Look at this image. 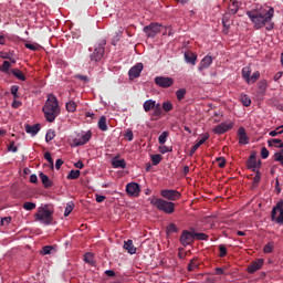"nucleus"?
Returning <instances> with one entry per match:
<instances>
[{"label":"nucleus","instance_id":"obj_1","mask_svg":"<svg viewBox=\"0 0 283 283\" xmlns=\"http://www.w3.org/2000/svg\"><path fill=\"white\" fill-rule=\"evenodd\" d=\"M275 14L273 7L256 6L254 9L247 11V17L253 23L255 30H262L266 23H271Z\"/></svg>","mask_w":283,"mask_h":283},{"label":"nucleus","instance_id":"obj_2","mask_svg":"<svg viewBox=\"0 0 283 283\" xmlns=\"http://www.w3.org/2000/svg\"><path fill=\"white\" fill-rule=\"evenodd\" d=\"M45 120L48 123H54L59 114H61V107H59V99L54 96V94H49L48 99L42 108Z\"/></svg>","mask_w":283,"mask_h":283},{"label":"nucleus","instance_id":"obj_3","mask_svg":"<svg viewBox=\"0 0 283 283\" xmlns=\"http://www.w3.org/2000/svg\"><path fill=\"white\" fill-rule=\"evenodd\" d=\"M150 205L153 207H156L158 211H163V213H166L168 216L176 211V203L174 201H168L163 198L153 197L150 199Z\"/></svg>","mask_w":283,"mask_h":283},{"label":"nucleus","instance_id":"obj_4","mask_svg":"<svg viewBox=\"0 0 283 283\" xmlns=\"http://www.w3.org/2000/svg\"><path fill=\"white\" fill-rule=\"evenodd\" d=\"M88 140H92V130L77 133L72 139V147H83Z\"/></svg>","mask_w":283,"mask_h":283},{"label":"nucleus","instance_id":"obj_5","mask_svg":"<svg viewBox=\"0 0 283 283\" xmlns=\"http://www.w3.org/2000/svg\"><path fill=\"white\" fill-rule=\"evenodd\" d=\"M105 40H101L99 43L95 45V49L93 53L91 54V61H94V63H98L105 56V45H106Z\"/></svg>","mask_w":283,"mask_h":283},{"label":"nucleus","instance_id":"obj_6","mask_svg":"<svg viewBox=\"0 0 283 283\" xmlns=\"http://www.w3.org/2000/svg\"><path fill=\"white\" fill-rule=\"evenodd\" d=\"M160 196L161 198H165V200H168L169 202H176V200H180V198H182V193L174 189H164L160 191Z\"/></svg>","mask_w":283,"mask_h":283},{"label":"nucleus","instance_id":"obj_7","mask_svg":"<svg viewBox=\"0 0 283 283\" xmlns=\"http://www.w3.org/2000/svg\"><path fill=\"white\" fill-rule=\"evenodd\" d=\"M144 32L150 39H154V36H156V34H160V32H163V24H160V23H150L149 25H146L144 28Z\"/></svg>","mask_w":283,"mask_h":283},{"label":"nucleus","instance_id":"obj_8","mask_svg":"<svg viewBox=\"0 0 283 283\" xmlns=\"http://www.w3.org/2000/svg\"><path fill=\"white\" fill-rule=\"evenodd\" d=\"M126 193L129 198H138V196H140V185H138V182L127 184Z\"/></svg>","mask_w":283,"mask_h":283},{"label":"nucleus","instance_id":"obj_9","mask_svg":"<svg viewBox=\"0 0 283 283\" xmlns=\"http://www.w3.org/2000/svg\"><path fill=\"white\" fill-rule=\"evenodd\" d=\"M195 235L193 232H190L189 230H184L181 232L179 242L182 247H189V244H193Z\"/></svg>","mask_w":283,"mask_h":283},{"label":"nucleus","instance_id":"obj_10","mask_svg":"<svg viewBox=\"0 0 283 283\" xmlns=\"http://www.w3.org/2000/svg\"><path fill=\"white\" fill-rule=\"evenodd\" d=\"M35 220H44V224H50L53 220L52 218V211L41 209L36 214H35Z\"/></svg>","mask_w":283,"mask_h":283},{"label":"nucleus","instance_id":"obj_11","mask_svg":"<svg viewBox=\"0 0 283 283\" xmlns=\"http://www.w3.org/2000/svg\"><path fill=\"white\" fill-rule=\"evenodd\" d=\"M155 83L158 85V87L167 88L174 85V78L167 76H157L155 77Z\"/></svg>","mask_w":283,"mask_h":283},{"label":"nucleus","instance_id":"obj_12","mask_svg":"<svg viewBox=\"0 0 283 283\" xmlns=\"http://www.w3.org/2000/svg\"><path fill=\"white\" fill-rule=\"evenodd\" d=\"M232 128H233V123H221L213 128V132L214 134H218L220 136L222 134H227V132H229V129H232Z\"/></svg>","mask_w":283,"mask_h":283},{"label":"nucleus","instance_id":"obj_13","mask_svg":"<svg viewBox=\"0 0 283 283\" xmlns=\"http://www.w3.org/2000/svg\"><path fill=\"white\" fill-rule=\"evenodd\" d=\"M143 67H144L143 63H137L129 70L128 76L130 81H134V78H138V76H140V73L143 72Z\"/></svg>","mask_w":283,"mask_h":283},{"label":"nucleus","instance_id":"obj_14","mask_svg":"<svg viewBox=\"0 0 283 283\" xmlns=\"http://www.w3.org/2000/svg\"><path fill=\"white\" fill-rule=\"evenodd\" d=\"M264 266V259H256L248 266V273L253 274Z\"/></svg>","mask_w":283,"mask_h":283},{"label":"nucleus","instance_id":"obj_15","mask_svg":"<svg viewBox=\"0 0 283 283\" xmlns=\"http://www.w3.org/2000/svg\"><path fill=\"white\" fill-rule=\"evenodd\" d=\"M211 63H213V57H211V55H206L199 66H198V71L202 72L203 70H209V67H211Z\"/></svg>","mask_w":283,"mask_h":283},{"label":"nucleus","instance_id":"obj_16","mask_svg":"<svg viewBox=\"0 0 283 283\" xmlns=\"http://www.w3.org/2000/svg\"><path fill=\"white\" fill-rule=\"evenodd\" d=\"M262 166V161H258L255 158V155H251L249 160H248V169H252V171H258L260 167Z\"/></svg>","mask_w":283,"mask_h":283},{"label":"nucleus","instance_id":"obj_17","mask_svg":"<svg viewBox=\"0 0 283 283\" xmlns=\"http://www.w3.org/2000/svg\"><path fill=\"white\" fill-rule=\"evenodd\" d=\"M184 56L186 63H189L190 65H196V61H198V54L191 51H186Z\"/></svg>","mask_w":283,"mask_h":283},{"label":"nucleus","instance_id":"obj_18","mask_svg":"<svg viewBox=\"0 0 283 283\" xmlns=\"http://www.w3.org/2000/svg\"><path fill=\"white\" fill-rule=\"evenodd\" d=\"M239 143L240 145H249V136H247V130L244 127L238 129Z\"/></svg>","mask_w":283,"mask_h":283},{"label":"nucleus","instance_id":"obj_19","mask_svg":"<svg viewBox=\"0 0 283 283\" xmlns=\"http://www.w3.org/2000/svg\"><path fill=\"white\" fill-rule=\"evenodd\" d=\"M113 169H125L127 167V163L125 159H118V157H114L112 159Z\"/></svg>","mask_w":283,"mask_h":283},{"label":"nucleus","instance_id":"obj_20","mask_svg":"<svg viewBox=\"0 0 283 283\" xmlns=\"http://www.w3.org/2000/svg\"><path fill=\"white\" fill-rule=\"evenodd\" d=\"M39 177L45 189H50V187H54V182L50 180V177H48V175L40 172Z\"/></svg>","mask_w":283,"mask_h":283},{"label":"nucleus","instance_id":"obj_21","mask_svg":"<svg viewBox=\"0 0 283 283\" xmlns=\"http://www.w3.org/2000/svg\"><path fill=\"white\" fill-rule=\"evenodd\" d=\"M25 132L27 134H31L32 136H36L39 132H41V124H35V125H27L25 126Z\"/></svg>","mask_w":283,"mask_h":283},{"label":"nucleus","instance_id":"obj_22","mask_svg":"<svg viewBox=\"0 0 283 283\" xmlns=\"http://www.w3.org/2000/svg\"><path fill=\"white\" fill-rule=\"evenodd\" d=\"M124 249L130 255H134L136 253V248L134 247V241L132 239H128L127 241L124 242Z\"/></svg>","mask_w":283,"mask_h":283},{"label":"nucleus","instance_id":"obj_23","mask_svg":"<svg viewBox=\"0 0 283 283\" xmlns=\"http://www.w3.org/2000/svg\"><path fill=\"white\" fill-rule=\"evenodd\" d=\"M153 109L154 112L151 114V120H154V118H160V116H163V107H160V104H155V107Z\"/></svg>","mask_w":283,"mask_h":283},{"label":"nucleus","instance_id":"obj_24","mask_svg":"<svg viewBox=\"0 0 283 283\" xmlns=\"http://www.w3.org/2000/svg\"><path fill=\"white\" fill-rule=\"evenodd\" d=\"M98 129H101V132H107V129H108V127H107V117H105V116L99 117Z\"/></svg>","mask_w":283,"mask_h":283},{"label":"nucleus","instance_id":"obj_25","mask_svg":"<svg viewBox=\"0 0 283 283\" xmlns=\"http://www.w3.org/2000/svg\"><path fill=\"white\" fill-rule=\"evenodd\" d=\"M154 107H156V101H154V99H147L144 103V111L145 112H151V109H154Z\"/></svg>","mask_w":283,"mask_h":283},{"label":"nucleus","instance_id":"obj_26","mask_svg":"<svg viewBox=\"0 0 283 283\" xmlns=\"http://www.w3.org/2000/svg\"><path fill=\"white\" fill-rule=\"evenodd\" d=\"M11 74H13V76H15V78L19 81H25V74L19 69L11 70Z\"/></svg>","mask_w":283,"mask_h":283},{"label":"nucleus","instance_id":"obj_27","mask_svg":"<svg viewBox=\"0 0 283 283\" xmlns=\"http://www.w3.org/2000/svg\"><path fill=\"white\" fill-rule=\"evenodd\" d=\"M258 87L261 94H264V92H266V88L269 87V82L266 80H260L258 83Z\"/></svg>","mask_w":283,"mask_h":283},{"label":"nucleus","instance_id":"obj_28","mask_svg":"<svg viewBox=\"0 0 283 283\" xmlns=\"http://www.w3.org/2000/svg\"><path fill=\"white\" fill-rule=\"evenodd\" d=\"M200 266V262H198V259H191L188 264V271H196Z\"/></svg>","mask_w":283,"mask_h":283},{"label":"nucleus","instance_id":"obj_29","mask_svg":"<svg viewBox=\"0 0 283 283\" xmlns=\"http://www.w3.org/2000/svg\"><path fill=\"white\" fill-rule=\"evenodd\" d=\"M180 231V229H178V227L176 226V223H170L167 226L166 228V233L169 235L171 233H178Z\"/></svg>","mask_w":283,"mask_h":283},{"label":"nucleus","instance_id":"obj_30","mask_svg":"<svg viewBox=\"0 0 283 283\" xmlns=\"http://www.w3.org/2000/svg\"><path fill=\"white\" fill-rule=\"evenodd\" d=\"M167 138H169V132L164 130L158 137L159 145H165V143H167Z\"/></svg>","mask_w":283,"mask_h":283},{"label":"nucleus","instance_id":"obj_31","mask_svg":"<svg viewBox=\"0 0 283 283\" xmlns=\"http://www.w3.org/2000/svg\"><path fill=\"white\" fill-rule=\"evenodd\" d=\"M240 102L244 107H251V97H249L248 95L241 94Z\"/></svg>","mask_w":283,"mask_h":283},{"label":"nucleus","instance_id":"obj_32","mask_svg":"<svg viewBox=\"0 0 283 283\" xmlns=\"http://www.w3.org/2000/svg\"><path fill=\"white\" fill-rule=\"evenodd\" d=\"M81 177V170H71L67 175V180H77Z\"/></svg>","mask_w":283,"mask_h":283},{"label":"nucleus","instance_id":"obj_33","mask_svg":"<svg viewBox=\"0 0 283 283\" xmlns=\"http://www.w3.org/2000/svg\"><path fill=\"white\" fill-rule=\"evenodd\" d=\"M242 77L247 83L249 82V78L251 77V67L245 66L242 69Z\"/></svg>","mask_w":283,"mask_h":283},{"label":"nucleus","instance_id":"obj_34","mask_svg":"<svg viewBox=\"0 0 283 283\" xmlns=\"http://www.w3.org/2000/svg\"><path fill=\"white\" fill-rule=\"evenodd\" d=\"M151 163L156 167L157 165H160L163 163V155L156 154L151 156Z\"/></svg>","mask_w":283,"mask_h":283},{"label":"nucleus","instance_id":"obj_35","mask_svg":"<svg viewBox=\"0 0 283 283\" xmlns=\"http://www.w3.org/2000/svg\"><path fill=\"white\" fill-rule=\"evenodd\" d=\"M23 209H25V211H34V209H36V203L30 202V201H25L23 203Z\"/></svg>","mask_w":283,"mask_h":283},{"label":"nucleus","instance_id":"obj_36","mask_svg":"<svg viewBox=\"0 0 283 283\" xmlns=\"http://www.w3.org/2000/svg\"><path fill=\"white\" fill-rule=\"evenodd\" d=\"M259 78H260L259 71L253 72L252 75L248 80V84L251 85V84L255 83Z\"/></svg>","mask_w":283,"mask_h":283},{"label":"nucleus","instance_id":"obj_37","mask_svg":"<svg viewBox=\"0 0 283 283\" xmlns=\"http://www.w3.org/2000/svg\"><path fill=\"white\" fill-rule=\"evenodd\" d=\"M254 174L255 176L253 178V185L254 187H258V185L260 184V180H262V172H260V170H255Z\"/></svg>","mask_w":283,"mask_h":283},{"label":"nucleus","instance_id":"obj_38","mask_svg":"<svg viewBox=\"0 0 283 283\" xmlns=\"http://www.w3.org/2000/svg\"><path fill=\"white\" fill-rule=\"evenodd\" d=\"M72 211H74V202H69L65 207L64 217L67 218Z\"/></svg>","mask_w":283,"mask_h":283},{"label":"nucleus","instance_id":"obj_39","mask_svg":"<svg viewBox=\"0 0 283 283\" xmlns=\"http://www.w3.org/2000/svg\"><path fill=\"white\" fill-rule=\"evenodd\" d=\"M76 107H78V105L76 104V102H74L72 99L66 103V109L69 112H74L76 109Z\"/></svg>","mask_w":283,"mask_h":283},{"label":"nucleus","instance_id":"obj_40","mask_svg":"<svg viewBox=\"0 0 283 283\" xmlns=\"http://www.w3.org/2000/svg\"><path fill=\"white\" fill-rule=\"evenodd\" d=\"M10 67H12V64H10V62H8V61H4L2 63V65L0 66V71L4 72V74H6V73L10 72Z\"/></svg>","mask_w":283,"mask_h":283},{"label":"nucleus","instance_id":"obj_41","mask_svg":"<svg viewBox=\"0 0 283 283\" xmlns=\"http://www.w3.org/2000/svg\"><path fill=\"white\" fill-rule=\"evenodd\" d=\"M55 137H56V133H54V130L50 129V130H48V133L45 135V142L50 143L51 140H54Z\"/></svg>","mask_w":283,"mask_h":283},{"label":"nucleus","instance_id":"obj_42","mask_svg":"<svg viewBox=\"0 0 283 283\" xmlns=\"http://www.w3.org/2000/svg\"><path fill=\"white\" fill-rule=\"evenodd\" d=\"M195 235V240H209V235L207 233H198V232H193Z\"/></svg>","mask_w":283,"mask_h":283},{"label":"nucleus","instance_id":"obj_43","mask_svg":"<svg viewBox=\"0 0 283 283\" xmlns=\"http://www.w3.org/2000/svg\"><path fill=\"white\" fill-rule=\"evenodd\" d=\"M84 261L86 262V264H94V254L91 252H87L84 255Z\"/></svg>","mask_w":283,"mask_h":283},{"label":"nucleus","instance_id":"obj_44","mask_svg":"<svg viewBox=\"0 0 283 283\" xmlns=\"http://www.w3.org/2000/svg\"><path fill=\"white\" fill-rule=\"evenodd\" d=\"M44 158L50 164L51 169H54V159H52V154H50V151H46L44 154Z\"/></svg>","mask_w":283,"mask_h":283},{"label":"nucleus","instance_id":"obj_45","mask_svg":"<svg viewBox=\"0 0 283 283\" xmlns=\"http://www.w3.org/2000/svg\"><path fill=\"white\" fill-rule=\"evenodd\" d=\"M187 94V90L185 88H179L176 92V96L178 101H182V98H185V95Z\"/></svg>","mask_w":283,"mask_h":283},{"label":"nucleus","instance_id":"obj_46","mask_svg":"<svg viewBox=\"0 0 283 283\" xmlns=\"http://www.w3.org/2000/svg\"><path fill=\"white\" fill-rule=\"evenodd\" d=\"M274 160L283 166V149L274 154Z\"/></svg>","mask_w":283,"mask_h":283},{"label":"nucleus","instance_id":"obj_47","mask_svg":"<svg viewBox=\"0 0 283 283\" xmlns=\"http://www.w3.org/2000/svg\"><path fill=\"white\" fill-rule=\"evenodd\" d=\"M171 109H174V104H171V102H169V101L164 102L163 111L164 112H171Z\"/></svg>","mask_w":283,"mask_h":283},{"label":"nucleus","instance_id":"obj_48","mask_svg":"<svg viewBox=\"0 0 283 283\" xmlns=\"http://www.w3.org/2000/svg\"><path fill=\"white\" fill-rule=\"evenodd\" d=\"M219 251H220L219 258H227V253H228L227 245L220 244L219 245Z\"/></svg>","mask_w":283,"mask_h":283},{"label":"nucleus","instance_id":"obj_49","mask_svg":"<svg viewBox=\"0 0 283 283\" xmlns=\"http://www.w3.org/2000/svg\"><path fill=\"white\" fill-rule=\"evenodd\" d=\"M54 250V248L52 245H45L42 248V255H50V253H52V251Z\"/></svg>","mask_w":283,"mask_h":283},{"label":"nucleus","instance_id":"obj_50","mask_svg":"<svg viewBox=\"0 0 283 283\" xmlns=\"http://www.w3.org/2000/svg\"><path fill=\"white\" fill-rule=\"evenodd\" d=\"M11 94L13 96V98H20L19 96V85H12L11 86Z\"/></svg>","mask_w":283,"mask_h":283},{"label":"nucleus","instance_id":"obj_51","mask_svg":"<svg viewBox=\"0 0 283 283\" xmlns=\"http://www.w3.org/2000/svg\"><path fill=\"white\" fill-rule=\"evenodd\" d=\"M238 2H232V4L229 6V11L231 12V14H238Z\"/></svg>","mask_w":283,"mask_h":283},{"label":"nucleus","instance_id":"obj_52","mask_svg":"<svg viewBox=\"0 0 283 283\" xmlns=\"http://www.w3.org/2000/svg\"><path fill=\"white\" fill-rule=\"evenodd\" d=\"M217 163L220 169H224V167L227 166V159H224V157H218Z\"/></svg>","mask_w":283,"mask_h":283},{"label":"nucleus","instance_id":"obj_53","mask_svg":"<svg viewBox=\"0 0 283 283\" xmlns=\"http://www.w3.org/2000/svg\"><path fill=\"white\" fill-rule=\"evenodd\" d=\"M24 46L27 50H31L32 52H36V50H39V44L25 43Z\"/></svg>","mask_w":283,"mask_h":283},{"label":"nucleus","instance_id":"obj_54","mask_svg":"<svg viewBox=\"0 0 283 283\" xmlns=\"http://www.w3.org/2000/svg\"><path fill=\"white\" fill-rule=\"evenodd\" d=\"M273 243H268L263 248V253H273Z\"/></svg>","mask_w":283,"mask_h":283},{"label":"nucleus","instance_id":"obj_55","mask_svg":"<svg viewBox=\"0 0 283 283\" xmlns=\"http://www.w3.org/2000/svg\"><path fill=\"white\" fill-rule=\"evenodd\" d=\"M8 151H12L13 154H17V151H19V148L14 145V142H11L9 144Z\"/></svg>","mask_w":283,"mask_h":283},{"label":"nucleus","instance_id":"obj_56","mask_svg":"<svg viewBox=\"0 0 283 283\" xmlns=\"http://www.w3.org/2000/svg\"><path fill=\"white\" fill-rule=\"evenodd\" d=\"M23 105V103L19 99H15L12 102L11 107H13V109H19V107H21Z\"/></svg>","mask_w":283,"mask_h":283},{"label":"nucleus","instance_id":"obj_57","mask_svg":"<svg viewBox=\"0 0 283 283\" xmlns=\"http://www.w3.org/2000/svg\"><path fill=\"white\" fill-rule=\"evenodd\" d=\"M158 151L160 154H169V151H171V148L167 147V146H159L158 147Z\"/></svg>","mask_w":283,"mask_h":283},{"label":"nucleus","instance_id":"obj_58","mask_svg":"<svg viewBox=\"0 0 283 283\" xmlns=\"http://www.w3.org/2000/svg\"><path fill=\"white\" fill-rule=\"evenodd\" d=\"M207 140H209V134H205L197 144H199V146H202L205 145V143H207Z\"/></svg>","mask_w":283,"mask_h":283},{"label":"nucleus","instance_id":"obj_59","mask_svg":"<svg viewBox=\"0 0 283 283\" xmlns=\"http://www.w3.org/2000/svg\"><path fill=\"white\" fill-rule=\"evenodd\" d=\"M261 157L266 160V158H269V149H266V147H263L261 149Z\"/></svg>","mask_w":283,"mask_h":283},{"label":"nucleus","instance_id":"obj_60","mask_svg":"<svg viewBox=\"0 0 283 283\" xmlns=\"http://www.w3.org/2000/svg\"><path fill=\"white\" fill-rule=\"evenodd\" d=\"M10 222H12V217H4L2 218L0 224L3 227V224H10Z\"/></svg>","mask_w":283,"mask_h":283},{"label":"nucleus","instance_id":"obj_61","mask_svg":"<svg viewBox=\"0 0 283 283\" xmlns=\"http://www.w3.org/2000/svg\"><path fill=\"white\" fill-rule=\"evenodd\" d=\"M200 144H195L191 149H190V156H193L196 154V151H198V149H200Z\"/></svg>","mask_w":283,"mask_h":283},{"label":"nucleus","instance_id":"obj_62","mask_svg":"<svg viewBox=\"0 0 283 283\" xmlns=\"http://www.w3.org/2000/svg\"><path fill=\"white\" fill-rule=\"evenodd\" d=\"M274 222H277V224H283V210L280 211V214L274 219Z\"/></svg>","mask_w":283,"mask_h":283},{"label":"nucleus","instance_id":"obj_63","mask_svg":"<svg viewBox=\"0 0 283 283\" xmlns=\"http://www.w3.org/2000/svg\"><path fill=\"white\" fill-rule=\"evenodd\" d=\"M125 138H127V140H129V142L134 140V133L132 130H128L125 134Z\"/></svg>","mask_w":283,"mask_h":283},{"label":"nucleus","instance_id":"obj_64","mask_svg":"<svg viewBox=\"0 0 283 283\" xmlns=\"http://www.w3.org/2000/svg\"><path fill=\"white\" fill-rule=\"evenodd\" d=\"M274 209L276 210V211H283V201H279L277 203H276V207H274Z\"/></svg>","mask_w":283,"mask_h":283}]
</instances>
